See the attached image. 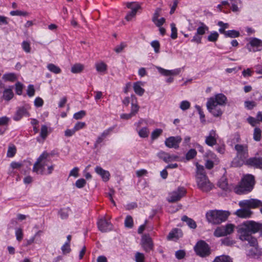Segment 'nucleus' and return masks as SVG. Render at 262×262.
I'll return each instance as SVG.
<instances>
[{"instance_id": "19", "label": "nucleus", "mask_w": 262, "mask_h": 262, "mask_svg": "<svg viewBox=\"0 0 262 262\" xmlns=\"http://www.w3.org/2000/svg\"><path fill=\"white\" fill-rule=\"evenodd\" d=\"M218 136L214 130H211L209 134V135L206 136L205 139V143L208 146H213L216 144V140Z\"/></svg>"}, {"instance_id": "30", "label": "nucleus", "mask_w": 262, "mask_h": 262, "mask_svg": "<svg viewBox=\"0 0 262 262\" xmlns=\"http://www.w3.org/2000/svg\"><path fill=\"white\" fill-rule=\"evenodd\" d=\"M209 155L210 156L211 158L214 159V161H212L210 160H208L206 161L205 166L206 167L209 169H210L213 168L214 165V162H218V160L216 157V156L212 152L209 154Z\"/></svg>"}, {"instance_id": "6", "label": "nucleus", "mask_w": 262, "mask_h": 262, "mask_svg": "<svg viewBox=\"0 0 262 262\" xmlns=\"http://www.w3.org/2000/svg\"><path fill=\"white\" fill-rule=\"evenodd\" d=\"M230 213L223 210H210L207 212V221L213 224H219L227 220Z\"/></svg>"}, {"instance_id": "55", "label": "nucleus", "mask_w": 262, "mask_h": 262, "mask_svg": "<svg viewBox=\"0 0 262 262\" xmlns=\"http://www.w3.org/2000/svg\"><path fill=\"white\" fill-rule=\"evenodd\" d=\"M10 13L12 16H27L28 14L27 12L20 10L12 11Z\"/></svg>"}, {"instance_id": "4", "label": "nucleus", "mask_w": 262, "mask_h": 262, "mask_svg": "<svg viewBox=\"0 0 262 262\" xmlns=\"http://www.w3.org/2000/svg\"><path fill=\"white\" fill-rule=\"evenodd\" d=\"M254 184V177L247 174L244 176L239 184L234 188V191L237 194L247 193L253 189Z\"/></svg>"}, {"instance_id": "49", "label": "nucleus", "mask_w": 262, "mask_h": 262, "mask_svg": "<svg viewBox=\"0 0 262 262\" xmlns=\"http://www.w3.org/2000/svg\"><path fill=\"white\" fill-rule=\"evenodd\" d=\"M217 25L221 27V28L219 30V32L221 33L224 34L225 35L226 31H225V29L228 27V24H225L223 21H220L218 23Z\"/></svg>"}, {"instance_id": "41", "label": "nucleus", "mask_w": 262, "mask_h": 262, "mask_svg": "<svg viewBox=\"0 0 262 262\" xmlns=\"http://www.w3.org/2000/svg\"><path fill=\"white\" fill-rule=\"evenodd\" d=\"M15 234L16 236V240L18 242L21 241L24 236V233L23 229L20 228H17L15 229Z\"/></svg>"}, {"instance_id": "23", "label": "nucleus", "mask_w": 262, "mask_h": 262, "mask_svg": "<svg viewBox=\"0 0 262 262\" xmlns=\"http://www.w3.org/2000/svg\"><path fill=\"white\" fill-rule=\"evenodd\" d=\"M243 209H240L236 210L235 214L239 217L247 218L249 217L252 212L250 211L248 207H243Z\"/></svg>"}, {"instance_id": "16", "label": "nucleus", "mask_w": 262, "mask_h": 262, "mask_svg": "<svg viewBox=\"0 0 262 262\" xmlns=\"http://www.w3.org/2000/svg\"><path fill=\"white\" fill-rule=\"evenodd\" d=\"M213 100V102L220 106H225L227 102V97L222 93H219L215 95L213 97L209 98L208 100Z\"/></svg>"}, {"instance_id": "39", "label": "nucleus", "mask_w": 262, "mask_h": 262, "mask_svg": "<svg viewBox=\"0 0 262 262\" xmlns=\"http://www.w3.org/2000/svg\"><path fill=\"white\" fill-rule=\"evenodd\" d=\"M48 127L45 125H42L41 127L40 136L43 140H45L48 135Z\"/></svg>"}, {"instance_id": "1", "label": "nucleus", "mask_w": 262, "mask_h": 262, "mask_svg": "<svg viewBox=\"0 0 262 262\" xmlns=\"http://www.w3.org/2000/svg\"><path fill=\"white\" fill-rule=\"evenodd\" d=\"M49 154L43 152L37 159L33 167V171L39 174H50L54 170V165H48V158Z\"/></svg>"}, {"instance_id": "42", "label": "nucleus", "mask_w": 262, "mask_h": 262, "mask_svg": "<svg viewBox=\"0 0 262 262\" xmlns=\"http://www.w3.org/2000/svg\"><path fill=\"white\" fill-rule=\"evenodd\" d=\"M149 133L147 127H143L138 131V135L141 138H146L148 136Z\"/></svg>"}, {"instance_id": "51", "label": "nucleus", "mask_w": 262, "mask_h": 262, "mask_svg": "<svg viewBox=\"0 0 262 262\" xmlns=\"http://www.w3.org/2000/svg\"><path fill=\"white\" fill-rule=\"evenodd\" d=\"M16 151V147H15V146L13 145V146H9L8 148V151H7V157H13L15 155Z\"/></svg>"}, {"instance_id": "47", "label": "nucleus", "mask_w": 262, "mask_h": 262, "mask_svg": "<svg viewBox=\"0 0 262 262\" xmlns=\"http://www.w3.org/2000/svg\"><path fill=\"white\" fill-rule=\"evenodd\" d=\"M136 262H143L145 260V256L143 253L137 252L135 255Z\"/></svg>"}, {"instance_id": "15", "label": "nucleus", "mask_w": 262, "mask_h": 262, "mask_svg": "<svg viewBox=\"0 0 262 262\" xmlns=\"http://www.w3.org/2000/svg\"><path fill=\"white\" fill-rule=\"evenodd\" d=\"M244 164L248 166L262 168V158L252 157L246 160Z\"/></svg>"}, {"instance_id": "27", "label": "nucleus", "mask_w": 262, "mask_h": 262, "mask_svg": "<svg viewBox=\"0 0 262 262\" xmlns=\"http://www.w3.org/2000/svg\"><path fill=\"white\" fill-rule=\"evenodd\" d=\"M2 79L5 81L14 82L17 79V76L13 73H5L3 75Z\"/></svg>"}, {"instance_id": "5", "label": "nucleus", "mask_w": 262, "mask_h": 262, "mask_svg": "<svg viewBox=\"0 0 262 262\" xmlns=\"http://www.w3.org/2000/svg\"><path fill=\"white\" fill-rule=\"evenodd\" d=\"M236 156L232 162L233 166L240 167L244 164L248 157V147L247 145L236 144L235 146Z\"/></svg>"}, {"instance_id": "38", "label": "nucleus", "mask_w": 262, "mask_h": 262, "mask_svg": "<svg viewBox=\"0 0 262 262\" xmlns=\"http://www.w3.org/2000/svg\"><path fill=\"white\" fill-rule=\"evenodd\" d=\"M47 68L50 72L56 74H59L61 71L59 67L53 63L48 64Z\"/></svg>"}, {"instance_id": "2", "label": "nucleus", "mask_w": 262, "mask_h": 262, "mask_svg": "<svg viewBox=\"0 0 262 262\" xmlns=\"http://www.w3.org/2000/svg\"><path fill=\"white\" fill-rule=\"evenodd\" d=\"M196 181L199 189L203 192H208L213 188V185L209 180L206 174L203 166L196 164Z\"/></svg>"}, {"instance_id": "33", "label": "nucleus", "mask_w": 262, "mask_h": 262, "mask_svg": "<svg viewBox=\"0 0 262 262\" xmlns=\"http://www.w3.org/2000/svg\"><path fill=\"white\" fill-rule=\"evenodd\" d=\"M182 221L186 222L187 225L192 229H195L196 227V225L194 221L192 219L188 217L187 216L184 215L182 217Z\"/></svg>"}, {"instance_id": "36", "label": "nucleus", "mask_w": 262, "mask_h": 262, "mask_svg": "<svg viewBox=\"0 0 262 262\" xmlns=\"http://www.w3.org/2000/svg\"><path fill=\"white\" fill-rule=\"evenodd\" d=\"M239 35L240 33L238 31L231 30L226 31V35L225 36L230 38H236L239 37Z\"/></svg>"}, {"instance_id": "37", "label": "nucleus", "mask_w": 262, "mask_h": 262, "mask_svg": "<svg viewBox=\"0 0 262 262\" xmlns=\"http://www.w3.org/2000/svg\"><path fill=\"white\" fill-rule=\"evenodd\" d=\"M84 69L83 65L80 63H76L71 68V72L73 73H79L82 71Z\"/></svg>"}, {"instance_id": "28", "label": "nucleus", "mask_w": 262, "mask_h": 262, "mask_svg": "<svg viewBox=\"0 0 262 262\" xmlns=\"http://www.w3.org/2000/svg\"><path fill=\"white\" fill-rule=\"evenodd\" d=\"M217 185L222 189L225 191H228L230 189V186L227 183V179L225 178H222L219 180Z\"/></svg>"}, {"instance_id": "46", "label": "nucleus", "mask_w": 262, "mask_h": 262, "mask_svg": "<svg viewBox=\"0 0 262 262\" xmlns=\"http://www.w3.org/2000/svg\"><path fill=\"white\" fill-rule=\"evenodd\" d=\"M139 109V106L137 103H134L132 102V106H131V111H130V114L133 116H135L136 114L138 112Z\"/></svg>"}, {"instance_id": "25", "label": "nucleus", "mask_w": 262, "mask_h": 262, "mask_svg": "<svg viewBox=\"0 0 262 262\" xmlns=\"http://www.w3.org/2000/svg\"><path fill=\"white\" fill-rule=\"evenodd\" d=\"M182 236V231L180 229H174L169 233L167 238L168 239H178Z\"/></svg>"}, {"instance_id": "43", "label": "nucleus", "mask_w": 262, "mask_h": 262, "mask_svg": "<svg viewBox=\"0 0 262 262\" xmlns=\"http://www.w3.org/2000/svg\"><path fill=\"white\" fill-rule=\"evenodd\" d=\"M261 138V130L258 127L254 128L253 133V139L256 141H260Z\"/></svg>"}, {"instance_id": "29", "label": "nucleus", "mask_w": 262, "mask_h": 262, "mask_svg": "<svg viewBox=\"0 0 262 262\" xmlns=\"http://www.w3.org/2000/svg\"><path fill=\"white\" fill-rule=\"evenodd\" d=\"M13 86L9 88L6 89L3 92V98L5 100L9 101L11 100L14 96V94L12 91Z\"/></svg>"}, {"instance_id": "18", "label": "nucleus", "mask_w": 262, "mask_h": 262, "mask_svg": "<svg viewBox=\"0 0 262 262\" xmlns=\"http://www.w3.org/2000/svg\"><path fill=\"white\" fill-rule=\"evenodd\" d=\"M157 156L160 159H162L166 163L176 161L178 158V156L174 155H170L164 151H159L157 154Z\"/></svg>"}, {"instance_id": "17", "label": "nucleus", "mask_w": 262, "mask_h": 262, "mask_svg": "<svg viewBox=\"0 0 262 262\" xmlns=\"http://www.w3.org/2000/svg\"><path fill=\"white\" fill-rule=\"evenodd\" d=\"M98 229L102 232H106L112 230L113 226L110 222L104 219H100L97 222Z\"/></svg>"}, {"instance_id": "61", "label": "nucleus", "mask_w": 262, "mask_h": 262, "mask_svg": "<svg viewBox=\"0 0 262 262\" xmlns=\"http://www.w3.org/2000/svg\"><path fill=\"white\" fill-rule=\"evenodd\" d=\"M61 250L63 254L69 253L71 251L70 244L69 243H66L61 247Z\"/></svg>"}, {"instance_id": "3", "label": "nucleus", "mask_w": 262, "mask_h": 262, "mask_svg": "<svg viewBox=\"0 0 262 262\" xmlns=\"http://www.w3.org/2000/svg\"><path fill=\"white\" fill-rule=\"evenodd\" d=\"M262 229V224L253 221L244 222L238 227L239 238L246 239L248 235L255 233Z\"/></svg>"}, {"instance_id": "7", "label": "nucleus", "mask_w": 262, "mask_h": 262, "mask_svg": "<svg viewBox=\"0 0 262 262\" xmlns=\"http://www.w3.org/2000/svg\"><path fill=\"white\" fill-rule=\"evenodd\" d=\"M194 250L197 255L201 257H206L210 253L208 245L203 241L197 243L194 247Z\"/></svg>"}, {"instance_id": "48", "label": "nucleus", "mask_w": 262, "mask_h": 262, "mask_svg": "<svg viewBox=\"0 0 262 262\" xmlns=\"http://www.w3.org/2000/svg\"><path fill=\"white\" fill-rule=\"evenodd\" d=\"M125 226L127 228H132L133 226V220L131 216L127 215L124 221Z\"/></svg>"}, {"instance_id": "53", "label": "nucleus", "mask_w": 262, "mask_h": 262, "mask_svg": "<svg viewBox=\"0 0 262 262\" xmlns=\"http://www.w3.org/2000/svg\"><path fill=\"white\" fill-rule=\"evenodd\" d=\"M171 34V37L172 39H176L177 37V29L176 27L175 24L172 23L170 24Z\"/></svg>"}, {"instance_id": "40", "label": "nucleus", "mask_w": 262, "mask_h": 262, "mask_svg": "<svg viewBox=\"0 0 262 262\" xmlns=\"http://www.w3.org/2000/svg\"><path fill=\"white\" fill-rule=\"evenodd\" d=\"M219 36V33L216 31H214L211 32L210 34L208 36L207 40L210 42H215L217 40Z\"/></svg>"}, {"instance_id": "22", "label": "nucleus", "mask_w": 262, "mask_h": 262, "mask_svg": "<svg viewBox=\"0 0 262 262\" xmlns=\"http://www.w3.org/2000/svg\"><path fill=\"white\" fill-rule=\"evenodd\" d=\"M144 82L141 81L136 82L134 83L133 89L135 93L137 95L142 96L144 94L145 90L142 88V86H144Z\"/></svg>"}, {"instance_id": "8", "label": "nucleus", "mask_w": 262, "mask_h": 262, "mask_svg": "<svg viewBox=\"0 0 262 262\" xmlns=\"http://www.w3.org/2000/svg\"><path fill=\"white\" fill-rule=\"evenodd\" d=\"M186 193V190L183 187H179L177 189L170 192L168 194L167 200L170 203L179 201Z\"/></svg>"}, {"instance_id": "24", "label": "nucleus", "mask_w": 262, "mask_h": 262, "mask_svg": "<svg viewBox=\"0 0 262 262\" xmlns=\"http://www.w3.org/2000/svg\"><path fill=\"white\" fill-rule=\"evenodd\" d=\"M249 45L252 48H262V40L255 37L250 38L249 39Z\"/></svg>"}, {"instance_id": "10", "label": "nucleus", "mask_w": 262, "mask_h": 262, "mask_svg": "<svg viewBox=\"0 0 262 262\" xmlns=\"http://www.w3.org/2000/svg\"><path fill=\"white\" fill-rule=\"evenodd\" d=\"M238 205L241 207H248L251 208H256L258 207H261L260 212L262 213V202L259 200L251 199L240 201Z\"/></svg>"}, {"instance_id": "59", "label": "nucleus", "mask_w": 262, "mask_h": 262, "mask_svg": "<svg viewBox=\"0 0 262 262\" xmlns=\"http://www.w3.org/2000/svg\"><path fill=\"white\" fill-rule=\"evenodd\" d=\"M41 232V231H38L35 234V235L31 237L30 239H27L26 241V246H28L33 244L34 242L35 237L37 236H39Z\"/></svg>"}, {"instance_id": "63", "label": "nucleus", "mask_w": 262, "mask_h": 262, "mask_svg": "<svg viewBox=\"0 0 262 262\" xmlns=\"http://www.w3.org/2000/svg\"><path fill=\"white\" fill-rule=\"evenodd\" d=\"M79 168L77 167L72 169L70 172L69 177H74L77 178L79 176Z\"/></svg>"}, {"instance_id": "31", "label": "nucleus", "mask_w": 262, "mask_h": 262, "mask_svg": "<svg viewBox=\"0 0 262 262\" xmlns=\"http://www.w3.org/2000/svg\"><path fill=\"white\" fill-rule=\"evenodd\" d=\"M70 212V208L69 207H67L61 209L58 212V214L61 219L64 220L68 217Z\"/></svg>"}, {"instance_id": "60", "label": "nucleus", "mask_w": 262, "mask_h": 262, "mask_svg": "<svg viewBox=\"0 0 262 262\" xmlns=\"http://www.w3.org/2000/svg\"><path fill=\"white\" fill-rule=\"evenodd\" d=\"M23 85L19 82L15 84V91L17 95H20L22 94Z\"/></svg>"}, {"instance_id": "9", "label": "nucleus", "mask_w": 262, "mask_h": 262, "mask_svg": "<svg viewBox=\"0 0 262 262\" xmlns=\"http://www.w3.org/2000/svg\"><path fill=\"white\" fill-rule=\"evenodd\" d=\"M234 229V225L231 224H227L225 226L217 227L214 232V235L216 237L226 236L232 233Z\"/></svg>"}, {"instance_id": "54", "label": "nucleus", "mask_w": 262, "mask_h": 262, "mask_svg": "<svg viewBox=\"0 0 262 262\" xmlns=\"http://www.w3.org/2000/svg\"><path fill=\"white\" fill-rule=\"evenodd\" d=\"M86 184V181L84 179H79L75 182V186L78 188H83Z\"/></svg>"}, {"instance_id": "62", "label": "nucleus", "mask_w": 262, "mask_h": 262, "mask_svg": "<svg viewBox=\"0 0 262 262\" xmlns=\"http://www.w3.org/2000/svg\"><path fill=\"white\" fill-rule=\"evenodd\" d=\"M85 126V122H78L75 125L74 127V129L75 130V132H77L81 129H82L84 128Z\"/></svg>"}, {"instance_id": "14", "label": "nucleus", "mask_w": 262, "mask_h": 262, "mask_svg": "<svg viewBox=\"0 0 262 262\" xmlns=\"http://www.w3.org/2000/svg\"><path fill=\"white\" fill-rule=\"evenodd\" d=\"M126 7L130 9L131 11L126 15L125 19L127 21H130L136 16L137 11L140 8V6L137 3L130 2L126 3Z\"/></svg>"}, {"instance_id": "44", "label": "nucleus", "mask_w": 262, "mask_h": 262, "mask_svg": "<svg viewBox=\"0 0 262 262\" xmlns=\"http://www.w3.org/2000/svg\"><path fill=\"white\" fill-rule=\"evenodd\" d=\"M196 151L194 149H190L186 155V159L187 160H190L194 158L196 155Z\"/></svg>"}, {"instance_id": "20", "label": "nucleus", "mask_w": 262, "mask_h": 262, "mask_svg": "<svg viewBox=\"0 0 262 262\" xmlns=\"http://www.w3.org/2000/svg\"><path fill=\"white\" fill-rule=\"evenodd\" d=\"M95 172L100 175L104 182H107L109 180L110 173L108 171L105 170L100 166H96L95 168Z\"/></svg>"}, {"instance_id": "50", "label": "nucleus", "mask_w": 262, "mask_h": 262, "mask_svg": "<svg viewBox=\"0 0 262 262\" xmlns=\"http://www.w3.org/2000/svg\"><path fill=\"white\" fill-rule=\"evenodd\" d=\"M190 107V103L187 100L182 101L180 104V108L183 110L185 111L189 109Z\"/></svg>"}, {"instance_id": "34", "label": "nucleus", "mask_w": 262, "mask_h": 262, "mask_svg": "<svg viewBox=\"0 0 262 262\" xmlns=\"http://www.w3.org/2000/svg\"><path fill=\"white\" fill-rule=\"evenodd\" d=\"M213 262H232V260L229 256L221 255L215 257Z\"/></svg>"}, {"instance_id": "45", "label": "nucleus", "mask_w": 262, "mask_h": 262, "mask_svg": "<svg viewBox=\"0 0 262 262\" xmlns=\"http://www.w3.org/2000/svg\"><path fill=\"white\" fill-rule=\"evenodd\" d=\"M162 129L158 128L154 130L151 134V138L152 140L157 139L162 133Z\"/></svg>"}, {"instance_id": "32", "label": "nucleus", "mask_w": 262, "mask_h": 262, "mask_svg": "<svg viewBox=\"0 0 262 262\" xmlns=\"http://www.w3.org/2000/svg\"><path fill=\"white\" fill-rule=\"evenodd\" d=\"M95 68L97 72L104 73L107 70V65L103 62H98L95 63Z\"/></svg>"}, {"instance_id": "35", "label": "nucleus", "mask_w": 262, "mask_h": 262, "mask_svg": "<svg viewBox=\"0 0 262 262\" xmlns=\"http://www.w3.org/2000/svg\"><path fill=\"white\" fill-rule=\"evenodd\" d=\"M200 25L201 26L196 30V33L201 36L204 34L206 31L208 30V27L203 23H200Z\"/></svg>"}, {"instance_id": "52", "label": "nucleus", "mask_w": 262, "mask_h": 262, "mask_svg": "<svg viewBox=\"0 0 262 262\" xmlns=\"http://www.w3.org/2000/svg\"><path fill=\"white\" fill-rule=\"evenodd\" d=\"M9 121L10 118L6 116L0 117V126H4L6 127Z\"/></svg>"}, {"instance_id": "11", "label": "nucleus", "mask_w": 262, "mask_h": 262, "mask_svg": "<svg viewBox=\"0 0 262 262\" xmlns=\"http://www.w3.org/2000/svg\"><path fill=\"white\" fill-rule=\"evenodd\" d=\"M213 100H208L206 103V107L208 111L214 117H221L223 114V111L220 105L215 103Z\"/></svg>"}, {"instance_id": "56", "label": "nucleus", "mask_w": 262, "mask_h": 262, "mask_svg": "<svg viewBox=\"0 0 262 262\" xmlns=\"http://www.w3.org/2000/svg\"><path fill=\"white\" fill-rule=\"evenodd\" d=\"M245 107L248 110H252L256 105V103L253 101H246L244 103Z\"/></svg>"}, {"instance_id": "58", "label": "nucleus", "mask_w": 262, "mask_h": 262, "mask_svg": "<svg viewBox=\"0 0 262 262\" xmlns=\"http://www.w3.org/2000/svg\"><path fill=\"white\" fill-rule=\"evenodd\" d=\"M86 113L84 111H80L77 113H76L74 114L73 118L76 120H79L82 119L84 116H85Z\"/></svg>"}, {"instance_id": "26", "label": "nucleus", "mask_w": 262, "mask_h": 262, "mask_svg": "<svg viewBox=\"0 0 262 262\" xmlns=\"http://www.w3.org/2000/svg\"><path fill=\"white\" fill-rule=\"evenodd\" d=\"M246 239L239 238L243 241H248L249 245L253 247L255 250L257 251V248L258 247V244L256 238L251 236V235H248L247 237H245Z\"/></svg>"}, {"instance_id": "64", "label": "nucleus", "mask_w": 262, "mask_h": 262, "mask_svg": "<svg viewBox=\"0 0 262 262\" xmlns=\"http://www.w3.org/2000/svg\"><path fill=\"white\" fill-rule=\"evenodd\" d=\"M222 243L225 246H230L233 245L234 242L229 238H225L222 240Z\"/></svg>"}, {"instance_id": "21", "label": "nucleus", "mask_w": 262, "mask_h": 262, "mask_svg": "<svg viewBox=\"0 0 262 262\" xmlns=\"http://www.w3.org/2000/svg\"><path fill=\"white\" fill-rule=\"evenodd\" d=\"M30 116L29 113L27 111V108L25 107H20L17 109L15 115L13 117V119L15 121H18L21 119L23 116Z\"/></svg>"}, {"instance_id": "57", "label": "nucleus", "mask_w": 262, "mask_h": 262, "mask_svg": "<svg viewBox=\"0 0 262 262\" xmlns=\"http://www.w3.org/2000/svg\"><path fill=\"white\" fill-rule=\"evenodd\" d=\"M247 121L249 124H250L252 126H256L257 124L259 123L258 120H257V117L256 116V118H253L252 117H249L247 118Z\"/></svg>"}, {"instance_id": "13", "label": "nucleus", "mask_w": 262, "mask_h": 262, "mask_svg": "<svg viewBox=\"0 0 262 262\" xmlns=\"http://www.w3.org/2000/svg\"><path fill=\"white\" fill-rule=\"evenodd\" d=\"M141 244L146 252H149L153 249L154 244L151 237L148 234L142 235Z\"/></svg>"}, {"instance_id": "12", "label": "nucleus", "mask_w": 262, "mask_h": 262, "mask_svg": "<svg viewBox=\"0 0 262 262\" xmlns=\"http://www.w3.org/2000/svg\"><path fill=\"white\" fill-rule=\"evenodd\" d=\"M181 141L182 138L180 136H171L165 139V145L168 148L178 149Z\"/></svg>"}]
</instances>
